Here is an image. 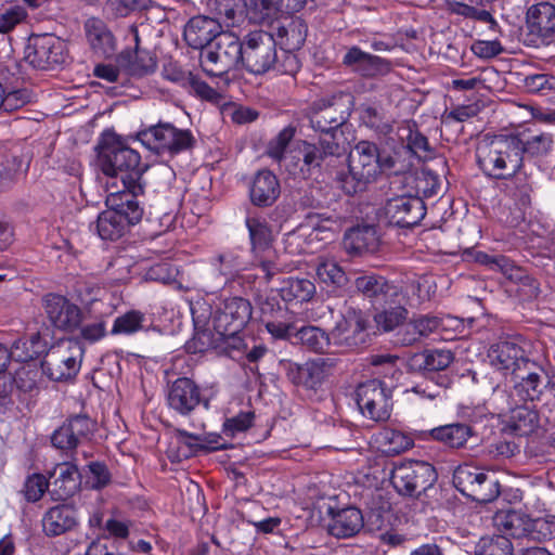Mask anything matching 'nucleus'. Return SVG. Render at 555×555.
<instances>
[{"label":"nucleus","instance_id":"ddd939ff","mask_svg":"<svg viewBox=\"0 0 555 555\" xmlns=\"http://www.w3.org/2000/svg\"><path fill=\"white\" fill-rule=\"evenodd\" d=\"M487 357L494 372L504 379H515V376H521L527 369L533 366V361L529 359L525 349L509 340L491 345Z\"/></svg>","mask_w":555,"mask_h":555},{"label":"nucleus","instance_id":"b1692460","mask_svg":"<svg viewBox=\"0 0 555 555\" xmlns=\"http://www.w3.org/2000/svg\"><path fill=\"white\" fill-rule=\"evenodd\" d=\"M297 150L301 156L300 171L310 175L313 170H320L328 157H339L345 152L343 142H334L319 135L318 143L299 141Z\"/></svg>","mask_w":555,"mask_h":555},{"label":"nucleus","instance_id":"5fc2aeb1","mask_svg":"<svg viewBox=\"0 0 555 555\" xmlns=\"http://www.w3.org/2000/svg\"><path fill=\"white\" fill-rule=\"evenodd\" d=\"M28 164L20 156L5 155L0 159V192L10 189L16 179V176L26 171Z\"/></svg>","mask_w":555,"mask_h":555},{"label":"nucleus","instance_id":"7c9ffc66","mask_svg":"<svg viewBox=\"0 0 555 555\" xmlns=\"http://www.w3.org/2000/svg\"><path fill=\"white\" fill-rule=\"evenodd\" d=\"M280 193V182L276 176L268 169L258 171L249 186L250 202L257 207L272 206Z\"/></svg>","mask_w":555,"mask_h":555},{"label":"nucleus","instance_id":"ea45409f","mask_svg":"<svg viewBox=\"0 0 555 555\" xmlns=\"http://www.w3.org/2000/svg\"><path fill=\"white\" fill-rule=\"evenodd\" d=\"M543 370L533 361V366L527 369L521 376H515L511 382L518 397L524 401L539 400L543 392Z\"/></svg>","mask_w":555,"mask_h":555},{"label":"nucleus","instance_id":"e2e57ef3","mask_svg":"<svg viewBox=\"0 0 555 555\" xmlns=\"http://www.w3.org/2000/svg\"><path fill=\"white\" fill-rule=\"evenodd\" d=\"M524 156L542 157L551 153L554 145L553 135L551 133H540L528 140H522Z\"/></svg>","mask_w":555,"mask_h":555},{"label":"nucleus","instance_id":"7ed1b4c3","mask_svg":"<svg viewBox=\"0 0 555 555\" xmlns=\"http://www.w3.org/2000/svg\"><path fill=\"white\" fill-rule=\"evenodd\" d=\"M522 149L519 135H485L477 143V165L489 178L508 179L522 168Z\"/></svg>","mask_w":555,"mask_h":555},{"label":"nucleus","instance_id":"6e6552de","mask_svg":"<svg viewBox=\"0 0 555 555\" xmlns=\"http://www.w3.org/2000/svg\"><path fill=\"white\" fill-rule=\"evenodd\" d=\"M242 50L243 40L233 33L224 31L208 48L201 51V66L207 75L221 77L242 66Z\"/></svg>","mask_w":555,"mask_h":555},{"label":"nucleus","instance_id":"473e14b6","mask_svg":"<svg viewBox=\"0 0 555 555\" xmlns=\"http://www.w3.org/2000/svg\"><path fill=\"white\" fill-rule=\"evenodd\" d=\"M83 30L91 50L96 55L108 57L115 53V37L101 18H88L83 24Z\"/></svg>","mask_w":555,"mask_h":555},{"label":"nucleus","instance_id":"13d9d810","mask_svg":"<svg viewBox=\"0 0 555 555\" xmlns=\"http://www.w3.org/2000/svg\"><path fill=\"white\" fill-rule=\"evenodd\" d=\"M285 250L292 255H301L313 253L314 242L310 241L307 228L299 224L296 230L287 233L284 240Z\"/></svg>","mask_w":555,"mask_h":555},{"label":"nucleus","instance_id":"2f4dec72","mask_svg":"<svg viewBox=\"0 0 555 555\" xmlns=\"http://www.w3.org/2000/svg\"><path fill=\"white\" fill-rule=\"evenodd\" d=\"M503 275L515 285V293L522 301H531L539 297L541 289L539 281L524 268L514 264L509 259H501Z\"/></svg>","mask_w":555,"mask_h":555},{"label":"nucleus","instance_id":"49530a36","mask_svg":"<svg viewBox=\"0 0 555 555\" xmlns=\"http://www.w3.org/2000/svg\"><path fill=\"white\" fill-rule=\"evenodd\" d=\"M295 336L311 352L325 353L330 350L332 336L318 326H302L296 331Z\"/></svg>","mask_w":555,"mask_h":555},{"label":"nucleus","instance_id":"4be33fe9","mask_svg":"<svg viewBox=\"0 0 555 555\" xmlns=\"http://www.w3.org/2000/svg\"><path fill=\"white\" fill-rule=\"evenodd\" d=\"M168 406L181 416H190L199 404L206 409L209 401L202 395L199 386L189 377H179L167 391Z\"/></svg>","mask_w":555,"mask_h":555},{"label":"nucleus","instance_id":"f257e3e1","mask_svg":"<svg viewBox=\"0 0 555 555\" xmlns=\"http://www.w3.org/2000/svg\"><path fill=\"white\" fill-rule=\"evenodd\" d=\"M99 165L102 172L115 180H119L122 189L116 192H127L138 197L143 194L142 175L147 168L141 162L140 154L124 144L114 133H104L99 144Z\"/></svg>","mask_w":555,"mask_h":555},{"label":"nucleus","instance_id":"4d7b16f0","mask_svg":"<svg viewBox=\"0 0 555 555\" xmlns=\"http://www.w3.org/2000/svg\"><path fill=\"white\" fill-rule=\"evenodd\" d=\"M315 273L320 282L327 286L341 287L347 282L345 271L334 260L321 259L315 267Z\"/></svg>","mask_w":555,"mask_h":555},{"label":"nucleus","instance_id":"8fccbe9b","mask_svg":"<svg viewBox=\"0 0 555 555\" xmlns=\"http://www.w3.org/2000/svg\"><path fill=\"white\" fill-rule=\"evenodd\" d=\"M508 426L517 436H528L539 427V415L528 406H518L512 411Z\"/></svg>","mask_w":555,"mask_h":555},{"label":"nucleus","instance_id":"e433bc0d","mask_svg":"<svg viewBox=\"0 0 555 555\" xmlns=\"http://www.w3.org/2000/svg\"><path fill=\"white\" fill-rule=\"evenodd\" d=\"M405 296L401 291L397 293L396 297L388 299L382 306L376 307L378 312L374 315V321L377 327L384 332L393 331L408 318V309L405 308Z\"/></svg>","mask_w":555,"mask_h":555},{"label":"nucleus","instance_id":"37998d69","mask_svg":"<svg viewBox=\"0 0 555 555\" xmlns=\"http://www.w3.org/2000/svg\"><path fill=\"white\" fill-rule=\"evenodd\" d=\"M472 435V427L463 423L449 424L430 430L434 440L452 449L463 448Z\"/></svg>","mask_w":555,"mask_h":555},{"label":"nucleus","instance_id":"f704fd0d","mask_svg":"<svg viewBox=\"0 0 555 555\" xmlns=\"http://www.w3.org/2000/svg\"><path fill=\"white\" fill-rule=\"evenodd\" d=\"M343 246L350 256L375 253L379 246V237L376 229L372 225L357 227L346 232Z\"/></svg>","mask_w":555,"mask_h":555},{"label":"nucleus","instance_id":"79ce46f5","mask_svg":"<svg viewBox=\"0 0 555 555\" xmlns=\"http://www.w3.org/2000/svg\"><path fill=\"white\" fill-rule=\"evenodd\" d=\"M398 135L409 151L418 158H429L433 154L428 139L418 130L415 121L405 120L398 127Z\"/></svg>","mask_w":555,"mask_h":555},{"label":"nucleus","instance_id":"423d86ee","mask_svg":"<svg viewBox=\"0 0 555 555\" xmlns=\"http://www.w3.org/2000/svg\"><path fill=\"white\" fill-rule=\"evenodd\" d=\"M107 203L111 207L98 216L94 228L102 240L116 241L130 225L141 221L143 208L137 197L127 192L112 193Z\"/></svg>","mask_w":555,"mask_h":555},{"label":"nucleus","instance_id":"09e8293b","mask_svg":"<svg viewBox=\"0 0 555 555\" xmlns=\"http://www.w3.org/2000/svg\"><path fill=\"white\" fill-rule=\"evenodd\" d=\"M453 360L454 357L450 350L433 349L414 354L412 363L420 370L435 372L446 370Z\"/></svg>","mask_w":555,"mask_h":555},{"label":"nucleus","instance_id":"c03bdc74","mask_svg":"<svg viewBox=\"0 0 555 555\" xmlns=\"http://www.w3.org/2000/svg\"><path fill=\"white\" fill-rule=\"evenodd\" d=\"M47 344L40 333L16 339L9 350L10 359L16 362H28L46 352Z\"/></svg>","mask_w":555,"mask_h":555},{"label":"nucleus","instance_id":"9b49d317","mask_svg":"<svg viewBox=\"0 0 555 555\" xmlns=\"http://www.w3.org/2000/svg\"><path fill=\"white\" fill-rule=\"evenodd\" d=\"M83 349L77 340H60L46 350L41 369L51 380L63 382L79 372Z\"/></svg>","mask_w":555,"mask_h":555},{"label":"nucleus","instance_id":"412c9836","mask_svg":"<svg viewBox=\"0 0 555 555\" xmlns=\"http://www.w3.org/2000/svg\"><path fill=\"white\" fill-rule=\"evenodd\" d=\"M42 307L50 324L62 332L74 333L82 323L80 307L59 294H47Z\"/></svg>","mask_w":555,"mask_h":555},{"label":"nucleus","instance_id":"de8ad7c7","mask_svg":"<svg viewBox=\"0 0 555 555\" xmlns=\"http://www.w3.org/2000/svg\"><path fill=\"white\" fill-rule=\"evenodd\" d=\"M307 24L298 18L291 21L286 26L278 28V36L281 39V51L291 52L300 49L307 37Z\"/></svg>","mask_w":555,"mask_h":555},{"label":"nucleus","instance_id":"6e6d98bb","mask_svg":"<svg viewBox=\"0 0 555 555\" xmlns=\"http://www.w3.org/2000/svg\"><path fill=\"white\" fill-rule=\"evenodd\" d=\"M146 317L139 310H130L117 317L111 330L112 335H132L144 328Z\"/></svg>","mask_w":555,"mask_h":555},{"label":"nucleus","instance_id":"5701e85b","mask_svg":"<svg viewBox=\"0 0 555 555\" xmlns=\"http://www.w3.org/2000/svg\"><path fill=\"white\" fill-rule=\"evenodd\" d=\"M261 324L275 339H288L297 328L295 315L275 298H267L259 305Z\"/></svg>","mask_w":555,"mask_h":555},{"label":"nucleus","instance_id":"9d476101","mask_svg":"<svg viewBox=\"0 0 555 555\" xmlns=\"http://www.w3.org/2000/svg\"><path fill=\"white\" fill-rule=\"evenodd\" d=\"M452 482L463 495L478 503L492 502L500 495L498 477L473 465L457 466Z\"/></svg>","mask_w":555,"mask_h":555},{"label":"nucleus","instance_id":"774afa93","mask_svg":"<svg viewBox=\"0 0 555 555\" xmlns=\"http://www.w3.org/2000/svg\"><path fill=\"white\" fill-rule=\"evenodd\" d=\"M49 486L48 479L42 474L36 473L26 478L22 492L27 502L35 503L49 490Z\"/></svg>","mask_w":555,"mask_h":555},{"label":"nucleus","instance_id":"72a5a7b5","mask_svg":"<svg viewBox=\"0 0 555 555\" xmlns=\"http://www.w3.org/2000/svg\"><path fill=\"white\" fill-rule=\"evenodd\" d=\"M301 224L307 228L310 241L326 243L333 241L339 232L341 219L335 214L309 212Z\"/></svg>","mask_w":555,"mask_h":555},{"label":"nucleus","instance_id":"c9c22d12","mask_svg":"<svg viewBox=\"0 0 555 555\" xmlns=\"http://www.w3.org/2000/svg\"><path fill=\"white\" fill-rule=\"evenodd\" d=\"M52 476H55V479L51 483L52 488L49 490V493L55 501H65L79 489L80 475L77 466L74 464L63 463L56 465Z\"/></svg>","mask_w":555,"mask_h":555},{"label":"nucleus","instance_id":"bb28decb","mask_svg":"<svg viewBox=\"0 0 555 555\" xmlns=\"http://www.w3.org/2000/svg\"><path fill=\"white\" fill-rule=\"evenodd\" d=\"M78 514L73 504L63 503L49 508L42 517V529L48 537H57L78 527Z\"/></svg>","mask_w":555,"mask_h":555},{"label":"nucleus","instance_id":"a878e982","mask_svg":"<svg viewBox=\"0 0 555 555\" xmlns=\"http://www.w3.org/2000/svg\"><path fill=\"white\" fill-rule=\"evenodd\" d=\"M343 64L364 78L385 76L391 70L390 61L362 51L353 46L343 57Z\"/></svg>","mask_w":555,"mask_h":555},{"label":"nucleus","instance_id":"58836bf2","mask_svg":"<svg viewBox=\"0 0 555 555\" xmlns=\"http://www.w3.org/2000/svg\"><path fill=\"white\" fill-rule=\"evenodd\" d=\"M364 526L361 511L357 507H347L333 513L328 524V532L336 538L345 539L356 535Z\"/></svg>","mask_w":555,"mask_h":555},{"label":"nucleus","instance_id":"680f3d73","mask_svg":"<svg viewBox=\"0 0 555 555\" xmlns=\"http://www.w3.org/2000/svg\"><path fill=\"white\" fill-rule=\"evenodd\" d=\"M528 539L546 542L555 539V516L531 518Z\"/></svg>","mask_w":555,"mask_h":555},{"label":"nucleus","instance_id":"0eeeda50","mask_svg":"<svg viewBox=\"0 0 555 555\" xmlns=\"http://www.w3.org/2000/svg\"><path fill=\"white\" fill-rule=\"evenodd\" d=\"M378 146L360 141L349 154L348 172L337 176L339 186L347 195L364 192L379 175Z\"/></svg>","mask_w":555,"mask_h":555},{"label":"nucleus","instance_id":"a211bd4d","mask_svg":"<svg viewBox=\"0 0 555 555\" xmlns=\"http://www.w3.org/2000/svg\"><path fill=\"white\" fill-rule=\"evenodd\" d=\"M95 430L96 422L87 414L72 415L53 431L51 443L61 451L70 452L91 440Z\"/></svg>","mask_w":555,"mask_h":555},{"label":"nucleus","instance_id":"1a4fd4ad","mask_svg":"<svg viewBox=\"0 0 555 555\" xmlns=\"http://www.w3.org/2000/svg\"><path fill=\"white\" fill-rule=\"evenodd\" d=\"M245 224L248 230L255 266L261 270L266 281L270 282L283 269L278 255L272 249L271 227L266 218L251 215L246 217Z\"/></svg>","mask_w":555,"mask_h":555},{"label":"nucleus","instance_id":"cd10ccee","mask_svg":"<svg viewBox=\"0 0 555 555\" xmlns=\"http://www.w3.org/2000/svg\"><path fill=\"white\" fill-rule=\"evenodd\" d=\"M305 0H245L246 17L256 24L273 20L279 12L299 11Z\"/></svg>","mask_w":555,"mask_h":555},{"label":"nucleus","instance_id":"603ef678","mask_svg":"<svg viewBox=\"0 0 555 555\" xmlns=\"http://www.w3.org/2000/svg\"><path fill=\"white\" fill-rule=\"evenodd\" d=\"M209 7L218 15V20L225 27H232L238 24L243 17V0H210Z\"/></svg>","mask_w":555,"mask_h":555},{"label":"nucleus","instance_id":"0e129e2a","mask_svg":"<svg viewBox=\"0 0 555 555\" xmlns=\"http://www.w3.org/2000/svg\"><path fill=\"white\" fill-rule=\"evenodd\" d=\"M151 0H107L106 10L114 18L126 17L149 8Z\"/></svg>","mask_w":555,"mask_h":555},{"label":"nucleus","instance_id":"aec40b11","mask_svg":"<svg viewBox=\"0 0 555 555\" xmlns=\"http://www.w3.org/2000/svg\"><path fill=\"white\" fill-rule=\"evenodd\" d=\"M26 61L35 68L47 70L65 63V43L51 34L34 36L27 48Z\"/></svg>","mask_w":555,"mask_h":555},{"label":"nucleus","instance_id":"f3484780","mask_svg":"<svg viewBox=\"0 0 555 555\" xmlns=\"http://www.w3.org/2000/svg\"><path fill=\"white\" fill-rule=\"evenodd\" d=\"M280 365L293 385L306 390L317 391L324 383L327 371L333 366V363L331 359L318 358L305 363L281 360Z\"/></svg>","mask_w":555,"mask_h":555},{"label":"nucleus","instance_id":"c85d7f7f","mask_svg":"<svg viewBox=\"0 0 555 555\" xmlns=\"http://www.w3.org/2000/svg\"><path fill=\"white\" fill-rule=\"evenodd\" d=\"M356 289L365 298L370 299L376 308L387 302L388 299L397 296L401 291L397 285L386 278L375 274H363L354 280Z\"/></svg>","mask_w":555,"mask_h":555},{"label":"nucleus","instance_id":"864d4df0","mask_svg":"<svg viewBox=\"0 0 555 555\" xmlns=\"http://www.w3.org/2000/svg\"><path fill=\"white\" fill-rule=\"evenodd\" d=\"M379 436L380 449L387 455H398L413 447L412 438L396 429H384Z\"/></svg>","mask_w":555,"mask_h":555},{"label":"nucleus","instance_id":"3c124183","mask_svg":"<svg viewBox=\"0 0 555 555\" xmlns=\"http://www.w3.org/2000/svg\"><path fill=\"white\" fill-rule=\"evenodd\" d=\"M506 180L507 183L505 184V192L520 207L529 206L531 204V194L533 191L530 178L519 170Z\"/></svg>","mask_w":555,"mask_h":555},{"label":"nucleus","instance_id":"39448f33","mask_svg":"<svg viewBox=\"0 0 555 555\" xmlns=\"http://www.w3.org/2000/svg\"><path fill=\"white\" fill-rule=\"evenodd\" d=\"M353 98L344 92H336L314 100L305 111L314 132L334 142L345 143L344 128L352 113Z\"/></svg>","mask_w":555,"mask_h":555},{"label":"nucleus","instance_id":"dca6fc26","mask_svg":"<svg viewBox=\"0 0 555 555\" xmlns=\"http://www.w3.org/2000/svg\"><path fill=\"white\" fill-rule=\"evenodd\" d=\"M384 212L389 224L410 229L424 219L426 206L421 195L403 193L388 198Z\"/></svg>","mask_w":555,"mask_h":555},{"label":"nucleus","instance_id":"f03ea898","mask_svg":"<svg viewBox=\"0 0 555 555\" xmlns=\"http://www.w3.org/2000/svg\"><path fill=\"white\" fill-rule=\"evenodd\" d=\"M274 36L258 29L243 38L242 67L253 75L276 72L294 76L299 69V62L294 53L279 51Z\"/></svg>","mask_w":555,"mask_h":555},{"label":"nucleus","instance_id":"a19ab883","mask_svg":"<svg viewBox=\"0 0 555 555\" xmlns=\"http://www.w3.org/2000/svg\"><path fill=\"white\" fill-rule=\"evenodd\" d=\"M494 521L499 529L513 538H528L530 533L531 517L521 511L500 512L495 515Z\"/></svg>","mask_w":555,"mask_h":555},{"label":"nucleus","instance_id":"2eb2a0df","mask_svg":"<svg viewBox=\"0 0 555 555\" xmlns=\"http://www.w3.org/2000/svg\"><path fill=\"white\" fill-rule=\"evenodd\" d=\"M251 304L243 297L223 300L212 318V327L220 336L234 337L251 319Z\"/></svg>","mask_w":555,"mask_h":555},{"label":"nucleus","instance_id":"052dcab7","mask_svg":"<svg viewBox=\"0 0 555 555\" xmlns=\"http://www.w3.org/2000/svg\"><path fill=\"white\" fill-rule=\"evenodd\" d=\"M522 87L528 93L550 95L555 92V78L547 74L528 75Z\"/></svg>","mask_w":555,"mask_h":555},{"label":"nucleus","instance_id":"20e7f679","mask_svg":"<svg viewBox=\"0 0 555 555\" xmlns=\"http://www.w3.org/2000/svg\"><path fill=\"white\" fill-rule=\"evenodd\" d=\"M437 478L431 464L409 461L393 467L390 482L400 495L414 498L424 505V511H434L441 505L438 498L440 490L435 486Z\"/></svg>","mask_w":555,"mask_h":555},{"label":"nucleus","instance_id":"6ab92c4d","mask_svg":"<svg viewBox=\"0 0 555 555\" xmlns=\"http://www.w3.org/2000/svg\"><path fill=\"white\" fill-rule=\"evenodd\" d=\"M367 320L361 310L349 307L332 330L334 345L346 350L362 347L367 341Z\"/></svg>","mask_w":555,"mask_h":555},{"label":"nucleus","instance_id":"69168bd1","mask_svg":"<svg viewBox=\"0 0 555 555\" xmlns=\"http://www.w3.org/2000/svg\"><path fill=\"white\" fill-rule=\"evenodd\" d=\"M27 16L26 10L18 4L3 7L0 9V33H10L16 25L24 22Z\"/></svg>","mask_w":555,"mask_h":555},{"label":"nucleus","instance_id":"4468645a","mask_svg":"<svg viewBox=\"0 0 555 555\" xmlns=\"http://www.w3.org/2000/svg\"><path fill=\"white\" fill-rule=\"evenodd\" d=\"M392 392L379 379H369L359 384L356 401L361 413L375 422H384L390 417Z\"/></svg>","mask_w":555,"mask_h":555},{"label":"nucleus","instance_id":"4c0bfd02","mask_svg":"<svg viewBox=\"0 0 555 555\" xmlns=\"http://www.w3.org/2000/svg\"><path fill=\"white\" fill-rule=\"evenodd\" d=\"M192 317L196 332L193 337L186 343V350L191 353H203L210 349L218 347L222 339L228 338L227 336H220L215 330L210 328L199 330V325H205L208 318L207 313L198 314L196 306L191 307Z\"/></svg>","mask_w":555,"mask_h":555},{"label":"nucleus","instance_id":"393cba45","mask_svg":"<svg viewBox=\"0 0 555 555\" xmlns=\"http://www.w3.org/2000/svg\"><path fill=\"white\" fill-rule=\"evenodd\" d=\"M223 33L221 21L216 17L197 15L188 22L183 36L191 48L203 51Z\"/></svg>","mask_w":555,"mask_h":555},{"label":"nucleus","instance_id":"a18cd8bd","mask_svg":"<svg viewBox=\"0 0 555 555\" xmlns=\"http://www.w3.org/2000/svg\"><path fill=\"white\" fill-rule=\"evenodd\" d=\"M315 285L309 279L288 278L282 282L280 295L284 301L305 302L312 299Z\"/></svg>","mask_w":555,"mask_h":555},{"label":"nucleus","instance_id":"bf43d9fd","mask_svg":"<svg viewBox=\"0 0 555 555\" xmlns=\"http://www.w3.org/2000/svg\"><path fill=\"white\" fill-rule=\"evenodd\" d=\"M476 555H513V544L505 535L482 538L477 546Z\"/></svg>","mask_w":555,"mask_h":555},{"label":"nucleus","instance_id":"338daca9","mask_svg":"<svg viewBox=\"0 0 555 555\" xmlns=\"http://www.w3.org/2000/svg\"><path fill=\"white\" fill-rule=\"evenodd\" d=\"M360 118L366 127L380 133H389L392 129L390 122L384 118V115L372 105H362L360 107Z\"/></svg>","mask_w":555,"mask_h":555},{"label":"nucleus","instance_id":"c756f323","mask_svg":"<svg viewBox=\"0 0 555 555\" xmlns=\"http://www.w3.org/2000/svg\"><path fill=\"white\" fill-rule=\"evenodd\" d=\"M527 25L531 34L539 36L543 43L548 44L555 37V5L540 2L529 8Z\"/></svg>","mask_w":555,"mask_h":555},{"label":"nucleus","instance_id":"f8f14e48","mask_svg":"<svg viewBox=\"0 0 555 555\" xmlns=\"http://www.w3.org/2000/svg\"><path fill=\"white\" fill-rule=\"evenodd\" d=\"M138 139L152 152L175 155L190 150L195 143L192 132L179 129L170 122H158L138 133Z\"/></svg>","mask_w":555,"mask_h":555}]
</instances>
